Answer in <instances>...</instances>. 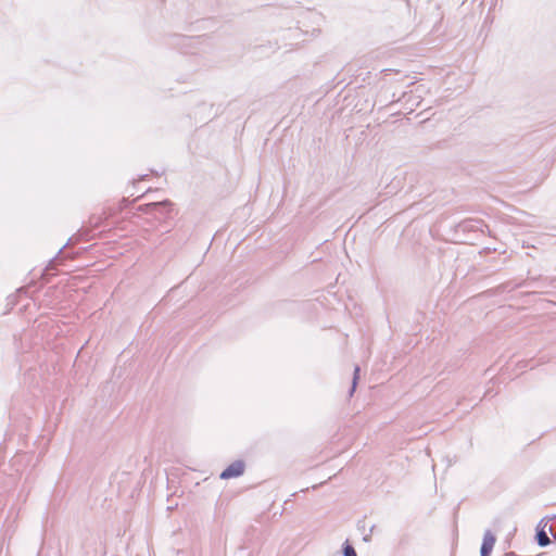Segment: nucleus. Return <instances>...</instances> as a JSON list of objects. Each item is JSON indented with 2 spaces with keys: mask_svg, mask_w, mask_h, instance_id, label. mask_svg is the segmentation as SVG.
Instances as JSON below:
<instances>
[{
  "mask_svg": "<svg viewBox=\"0 0 556 556\" xmlns=\"http://www.w3.org/2000/svg\"><path fill=\"white\" fill-rule=\"evenodd\" d=\"M244 471V464L242 462H235L230 464L222 473V479H230L239 477Z\"/></svg>",
  "mask_w": 556,
  "mask_h": 556,
  "instance_id": "f257e3e1",
  "label": "nucleus"
},
{
  "mask_svg": "<svg viewBox=\"0 0 556 556\" xmlns=\"http://www.w3.org/2000/svg\"><path fill=\"white\" fill-rule=\"evenodd\" d=\"M343 552H344V556H357L354 547L352 545H350L349 543L344 544Z\"/></svg>",
  "mask_w": 556,
  "mask_h": 556,
  "instance_id": "20e7f679",
  "label": "nucleus"
},
{
  "mask_svg": "<svg viewBox=\"0 0 556 556\" xmlns=\"http://www.w3.org/2000/svg\"><path fill=\"white\" fill-rule=\"evenodd\" d=\"M496 539L491 531H486L481 545V556H489L495 545Z\"/></svg>",
  "mask_w": 556,
  "mask_h": 556,
  "instance_id": "f03ea898",
  "label": "nucleus"
},
{
  "mask_svg": "<svg viewBox=\"0 0 556 556\" xmlns=\"http://www.w3.org/2000/svg\"><path fill=\"white\" fill-rule=\"evenodd\" d=\"M547 523L539 525L538 532H536V541L540 546H546L549 544V538L547 535V532L545 530Z\"/></svg>",
  "mask_w": 556,
  "mask_h": 556,
  "instance_id": "7ed1b4c3",
  "label": "nucleus"
}]
</instances>
